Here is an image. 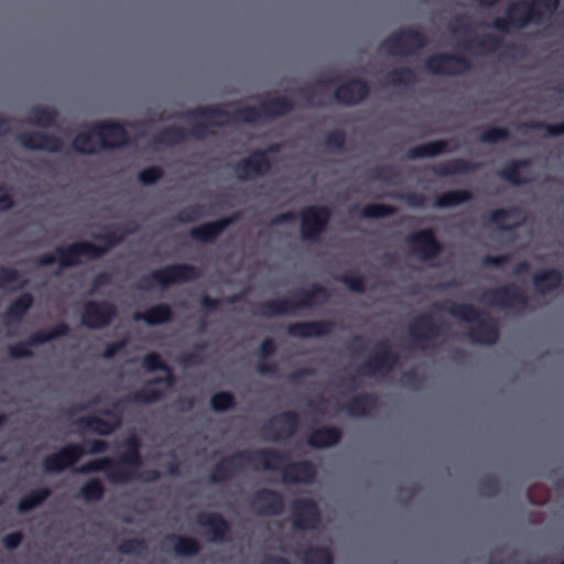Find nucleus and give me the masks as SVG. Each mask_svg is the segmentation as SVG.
I'll use <instances>...</instances> for the list:
<instances>
[{
    "instance_id": "nucleus-9",
    "label": "nucleus",
    "mask_w": 564,
    "mask_h": 564,
    "mask_svg": "<svg viewBox=\"0 0 564 564\" xmlns=\"http://www.w3.org/2000/svg\"><path fill=\"white\" fill-rule=\"evenodd\" d=\"M294 104L291 98L285 96L267 97L261 101L259 107L241 106L232 111V120L235 122L253 123L261 116L269 118L282 117L291 112Z\"/></svg>"
},
{
    "instance_id": "nucleus-5",
    "label": "nucleus",
    "mask_w": 564,
    "mask_h": 564,
    "mask_svg": "<svg viewBox=\"0 0 564 564\" xmlns=\"http://www.w3.org/2000/svg\"><path fill=\"white\" fill-rule=\"evenodd\" d=\"M93 138L99 140L100 149H119L129 142V134L123 123L112 120L97 121L88 131L78 133L72 142L73 149L82 154H95L98 149Z\"/></svg>"
},
{
    "instance_id": "nucleus-19",
    "label": "nucleus",
    "mask_w": 564,
    "mask_h": 564,
    "mask_svg": "<svg viewBox=\"0 0 564 564\" xmlns=\"http://www.w3.org/2000/svg\"><path fill=\"white\" fill-rule=\"evenodd\" d=\"M117 307L109 301H87L83 306L80 321L90 329H101L109 326L117 317Z\"/></svg>"
},
{
    "instance_id": "nucleus-47",
    "label": "nucleus",
    "mask_w": 564,
    "mask_h": 564,
    "mask_svg": "<svg viewBox=\"0 0 564 564\" xmlns=\"http://www.w3.org/2000/svg\"><path fill=\"white\" fill-rule=\"evenodd\" d=\"M152 383H147L139 390L126 394V400L131 404H151L164 398V392L158 388L150 387Z\"/></svg>"
},
{
    "instance_id": "nucleus-14",
    "label": "nucleus",
    "mask_w": 564,
    "mask_h": 564,
    "mask_svg": "<svg viewBox=\"0 0 564 564\" xmlns=\"http://www.w3.org/2000/svg\"><path fill=\"white\" fill-rule=\"evenodd\" d=\"M471 69L470 61L460 54L437 53L424 62V70L435 76H460Z\"/></svg>"
},
{
    "instance_id": "nucleus-15",
    "label": "nucleus",
    "mask_w": 564,
    "mask_h": 564,
    "mask_svg": "<svg viewBox=\"0 0 564 564\" xmlns=\"http://www.w3.org/2000/svg\"><path fill=\"white\" fill-rule=\"evenodd\" d=\"M70 328L65 322L57 323L51 329H40L30 335L25 341H19L9 346L8 354L12 359L30 358L32 357L31 347H36L54 340L59 337L68 335Z\"/></svg>"
},
{
    "instance_id": "nucleus-43",
    "label": "nucleus",
    "mask_w": 564,
    "mask_h": 564,
    "mask_svg": "<svg viewBox=\"0 0 564 564\" xmlns=\"http://www.w3.org/2000/svg\"><path fill=\"white\" fill-rule=\"evenodd\" d=\"M57 118L58 112L55 108L37 105L30 110L28 121L41 128H50L56 126Z\"/></svg>"
},
{
    "instance_id": "nucleus-10",
    "label": "nucleus",
    "mask_w": 564,
    "mask_h": 564,
    "mask_svg": "<svg viewBox=\"0 0 564 564\" xmlns=\"http://www.w3.org/2000/svg\"><path fill=\"white\" fill-rule=\"evenodd\" d=\"M186 121L192 122L189 134L198 140L207 135L208 127H220L232 120V112L220 106H205L191 109L184 113Z\"/></svg>"
},
{
    "instance_id": "nucleus-38",
    "label": "nucleus",
    "mask_w": 564,
    "mask_h": 564,
    "mask_svg": "<svg viewBox=\"0 0 564 564\" xmlns=\"http://www.w3.org/2000/svg\"><path fill=\"white\" fill-rule=\"evenodd\" d=\"M173 311L169 304L160 303L155 304L142 313H135V321H143L148 325H161L169 323L173 319Z\"/></svg>"
},
{
    "instance_id": "nucleus-3",
    "label": "nucleus",
    "mask_w": 564,
    "mask_h": 564,
    "mask_svg": "<svg viewBox=\"0 0 564 564\" xmlns=\"http://www.w3.org/2000/svg\"><path fill=\"white\" fill-rule=\"evenodd\" d=\"M284 458L279 449L260 448L254 451H238L220 462L216 463L209 473V480L213 484H221L234 477L245 464L256 469L276 468L280 460Z\"/></svg>"
},
{
    "instance_id": "nucleus-17",
    "label": "nucleus",
    "mask_w": 564,
    "mask_h": 564,
    "mask_svg": "<svg viewBox=\"0 0 564 564\" xmlns=\"http://www.w3.org/2000/svg\"><path fill=\"white\" fill-rule=\"evenodd\" d=\"M284 456L276 468H262L263 470H279L285 484H312L316 477V468L310 460L289 462L286 453L279 451Z\"/></svg>"
},
{
    "instance_id": "nucleus-21",
    "label": "nucleus",
    "mask_w": 564,
    "mask_h": 564,
    "mask_svg": "<svg viewBox=\"0 0 564 564\" xmlns=\"http://www.w3.org/2000/svg\"><path fill=\"white\" fill-rule=\"evenodd\" d=\"M85 455L83 444L69 443L57 452L47 455L42 463L43 469L47 474H59L72 467Z\"/></svg>"
},
{
    "instance_id": "nucleus-41",
    "label": "nucleus",
    "mask_w": 564,
    "mask_h": 564,
    "mask_svg": "<svg viewBox=\"0 0 564 564\" xmlns=\"http://www.w3.org/2000/svg\"><path fill=\"white\" fill-rule=\"evenodd\" d=\"M531 165L532 161L530 159L513 160L499 172V176L512 185L518 186L525 184L529 182V180L522 177L521 170L530 167Z\"/></svg>"
},
{
    "instance_id": "nucleus-36",
    "label": "nucleus",
    "mask_w": 564,
    "mask_h": 564,
    "mask_svg": "<svg viewBox=\"0 0 564 564\" xmlns=\"http://www.w3.org/2000/svg\"><path fill=\"white\" fill-rule=\"evenodd\" d=\"M449 142V140L440 139L419 144L408 151L406 158L410 160L434 158L445 152L456 150V147L448 149Z\"/></svg>"
},
{
    "instance_id": "nucleus-60",
    "label": "nucleus",
    "mask_w": 564,
    "mask_h": 564,
    "mask_svg": "<svg viewBox=\"0 0 564 564\" xmlns=\"http://www.w3.org/2000/svg\"><path fill=\"white\" fill-rule=\"evenodd\" d=\"M164 175V171L162 167L152 165L142 169L138 174V181L140 184L144 186L154 185L158 183Z\"/></svg>"
},
{
    "instance_id": "nucleus-52",
    "label": "nucleus",
    "mask_w": 564,
    "mask_h": 564,
    "mask_svg": "<svg viewBox=\"0 0 564 564\" xmlns=\"http://www.w3.org/2000/svg\"><path fill=\"white\" fill-rule=\"evenodd\" d=\"M521 214V210L518 207L510 208H498L492 210L488 216V221L498 226L501 230H511L516 228L519 224H514L511 226L505 225V220Z\"/></svg>"
},
{
    "instance_id": "nucleus-58",
    "label": "nucleus",
    "mask_w": 564,
    "mask_h": 564,
    "mask_svg": "<svg viewBox=\"0 0 564 564\" xmlns=\"http://www.w3.org/2000/svg\"><path fill=\"white\" fill-rule=\"evenodd\" d=\"M510 132L503 127H488L479 135V142L495 144L509 139Z\"/></svg>"
},
{
    "instance_id": "nucleus-4",
    "label": "nucleus",
    "mask_w": 564,
    "mask_h": 564,
    "mask_svg": "<svg viewBox=\"0 0 564 564\" xmlns=\"http://www.w3.org/2000/svg\"><path fill=\"white\" fill-rule=\"evenodd\" d=\"M436 310L445 311L451 316L466 323L475 325L468 328V338L471 343L482 345H494L499 339V328L497 323L487 317L477 307L469 303H455L445 301L443 303L434 302L432 305Z\"/></svg>"
},
{
    "instance_id": "nucleus-50",
    "label": "nucleus",
    "mask_w": 564,
    "mask_h": 564,
    "mask_svg": "<svg viewBox=\"0 0 564 564\" xmlns=\"http://www.w3.org/2000/svg\"><path fill=\"white\" fill-rule=\"evenodd\" d=\"M502 45V39L496 34H484L468 41L466 46H475L482 53H495Z\"/></svg>"
},
{
    "instance_id": "nucleus-39",
    "label": "nucleus",
    "mask_w": 564,
    "mask_h": 564,
    "mask_svg": "<svg viewBox=\"0 0 564 564\" xmlns=\"http://www.w3.org/2000/svg\"><path fill=\"white\" fill-rule=\"evenodd\" d=\"M480 167V163L471 162L465 159H452L445 164L435 169V174L441 177L467 174Z\"/></svg>"
},
{
    "instance_id": "nucleus-29",
    "label": "nucleus",
    "mask_w": 564,
    "mask_h": 564,
    "mask_svg": "<svg viewBox=\"0 0 564 564\" xmlns=\"http://www.w3.org/2000/svg\"><path fill=\"white\" fill-rule=\"evenodd\" d=\"M100 413L111 417L112 421L101 419L97 415H87L76 420L75 424L83 430L89 431L96 435L108 436L112 434L119 426V417L111 410H100Z\"/></svg>"
},
{
    "instance_id": "nucleus-57",
    "label": "nucleus",
    "mask_w": 564,
    "mask_h": 564,
    "mask_svg": "<svg viewBox=\"0 0 564 564\" xmlns=\"http://www.w3.org/2000/svg\"><path fill=\"white\" fill-rule=\"evenodd\" d=\"M147 550V541L139 538L126 539L117 547V551L123 555H140Z\"/></svg>"
},
{
    "instance_id": "nucleus-20",
    "label": "nucleus",
    "mask_w": 564,
    "mask_h": 564,
    "mask_svg": "<svg viewBox=\"0 0 564 564\" xmlns=\"http://www.w3.org/2000/svg\"><path fill=\"white\" fill-rule=\"evenodd\" d=\"M408 330L413 346L423 349L443 334V324L436 323L431 314L423 313L409 324Z\"/></svg>"
},
{
    "instance_id": "nucleus-27",
    "label": "nucleus",
    "mask_w": 564,
    "mask_h": 564,
    "mask_svg": "<svg viewBox=\"0 0 564 564\" xmlns=\"http://www.w3.org/2000/svg\"><path fill=\"white\" fill-rule=\"evenodd\" d=\"M18 141L26 150L58 153L63 149L59 137L42 131L22 132L18 135Z\"/></svg>"
},
{
    "instance_id": "nucleus-24",
    "label": "nucleus",
    "mask_w": 564,
    "mask_h": 564,
    "mask_svg": "<svg viewBox=\"0 0 564 564\" xmlns=\"http://www.w3.org/2000/svg\"><path fill=\"white\" fill-rule=\"evenodd\" d=\"M241 218L240 212H234L228 216L204 223L199 226L193 227L188 231L191 239L198 242H214L227 227L238 223Z\"/></svg>"
},
{
    "instance_id": "nucleus-56",
    "label": "nucleus",
    "mask_w": 564,
    "mask_h": 564,
    "mask_svg": "<svg viewBox=\"0 0 564 564\" xmlns=\"http://www.w3.org/2000/svg\"><path fill=\"white\" fill-rule=\"evenodd\" d=\"M13 282H19L15 290L23 289L28 284L25 279L22 280V274L18 270L0 265V289L6 290L8 289V285Z\"/></svg>"
},
{
    "instance_id": "nucleus-34",
    "label": "nucleus",
    "mask_w": 564,
    "mask_h": 564,
    "mask_svg": "<svg viewBox=\"0 0 564 564\" xmlns=\"http://www.w3.org/2000/svg\"><path fill=\"white\" fill-rule=\"evenodd\" d=\"M563 274L557 269H545L532 275L534 290L540 294H547L558 290L562 285Z\"/></svg>"
},
{
    "instance_id": "nucleus-63",
    "label": "nucleus",
    "mask_w": 564,
    "mask_h": 564,
    "mask_svg": "<svg viewBox=\"0 0 564 564\" xmlns=\"http://www.w3.org/2000/svg\"><path fill=\"white\" fill-rule=\"evenodd\" d=\"M133 231H134V228H126L124 230H122L120 232L117 230H112V231H107L101 235H97V236H95V238L104 241L105 242L104 247H106L108 250L109 248L119 245L123 240V238L127 234H131Z\"/></svg>"
},
{
    "instance_id": "nucleus-54",
    "label": "nucleus",
    "mask_w": 564,
    "mask_h": 564,
    "mask_svg": "<svg viewBox=\"0 0 564 564\" xmlns=\"http://www.w3.org/2000/svg\"><path fill=\"white\" fill-rule=\"evenodd\" d=\"M235 406L236 399L230 391H219L210 397V408L217 413L229 411Z\"/></svg>"
},
{
    "instance_id": "nucleus-33",
    "label": "nucleus",
    "mask_w": 564,
    "mask_h": 564,
    "mask_svg": "<svg viewBox=\"0 0 564 564\" xmlns=\"http://www.w3.org/2000/svg\"><path fill=\"white\" fill-rule=\"evenodd\" d=\"M341 431L336 426H323L311 431L306 443L310 447L322 449L338 444L341 440Z\"/></svg>"
},
{
    "instance_id": "nucleus-51",
    "label": "nucleus",
    "mask_w": 564,
    "mask_h": 564,
    "mask_svg": "<svg viewBox=\"0 0 564 564\" xmlns=\"http://www.w3.org/2000/svg\"><path fill=\"white\" fill-rule=\"evenodd\" d=\"M105 495V486L99 478L88 479L79 489V497L87 501H99Z\"/></svg>"
},
{
    "instance_id": "nucleus-55",
    "label": "nucleus",
    "mask_w": 564,
    "mask_h": 564,
    "mask_svg": "<svg viewBox=\"0 0 564 564\" xmlns=\"http://www.w3.org/2000/svg\"><path fill=\"white\" fill-rule=\"evenodd\" d=\"M397 208L384 204H368L360 210V217L367 219H378L392 216Z\"/></svg>"
},
{
    "instance_id": "nucleus-45",
    "label": "nucleus",
    "mask_w": 564,
    "mask_h": 564,
    "mask_svg": "<svg viewBox=\"0 0 564 564\" xmlns=\"http://www.w3.org/2000/svg\"><path fill=\"white\" fill-rule=\"evenodd\" d=\"M384 80L387 85L392 87L408 88L416 84L417 77L412 68L401 66L388 72L384 76Z\"/></svg>"
},
{
    "instance_id": "nucleus-64",
    "label": "nucleus",
    "mask_w": 564,
    "mask_h": 564,
    "mask_svg": "<svg viewBox=\"0 0 564 564\" xmlns=\"http://www.w3.org/2000/svg\"><path fill=\"white\" fill-rule=\"evenodd\" d=\"M529 127L535 130H545L551 137L564 134V121L560 123H547L545 121H532Z\"/></svg>"
},
{
    "instance_id": "nucleus-31",
    "label": "nucleus",
    "mask_w": 564,
    "mask_h": 564,
    "mask_svg": "<svg viewBox=\"0 0 564 564\" xmlns=\"http://www.w3.org/2000/svg\"><path fill=\"white\" fill-rule=\"evenodd\" d=\"M333 329V322L321 319L291 323L286 327V333L295 338H313L326 336L330 334Z\"/></svg>"
},
{
    "instance_id": "nucleus-12",
    "label": "nucleus",
    "mask_w": 564,
    "mask_h": 564,
    "mask_svg": "<svg viewBox=\"0 0 564 564\" xmlns=\"http://www.w3.org/2000/svg\"><path fill=\"white\" fill-rule=\"evenodd\" d=\"M399 364V356L388 340H381L371 355L358 367L357 372L365 377H386Z\"/></svg>"
},
{
    "instance_id": "nucleus-42",
    "label": "nucleus",
    "mask_w": 564,
    "mask_h": 564,
    "mask_svg": "<svg viewBox=\"0 0 564 564\" xmlns=\"http://www.w3.org/2000/svg\"><path fill=\"white\" fill-rule=\"evenodd\" d=\"M473 199V194L468 189H452L438 194L434 199L436 208H451Z\"/></svg>"
},
{
    "instance_id": "nucleus-46",
    "label": "nucleus",
    "mask_w": 564,
    "mask_h": 564,
    "mask_svg": "<svg viewBox=\"0 0 564 564\" xmlns=\"http://www.w3.org/2000/svg\"><path fill=\"white\" fill-rule=\"evenodd\" d=\"M52 495V490L47 487H41L29 491L18 502V511L26 513L40 505H42Z\"/></svg>"
},
{
    "instance_id": "nucleus-1",
    "label": "nucleus",
    "mask_w": 564,
    "mask_h": 564,
    "mask_svg": "<svg viewBox=\"0 0 564 564\" xmlns=\"http://www.w3.org/2000/svg\"><path fill=\"white\" fill-rule=\"evenodd\" d=\"M124 452L117 458L101 457L89 460L76 469V473L87 475L104 473L107 480L115 485H124L138 477V469L142 466L140 453L141 441L132 434L122 442Z\"/></svg>"
},
{
    "instance_id": "nucleus-40",
    "label": "nucleus",
    "mask_w": 564,
    "mask_h": 564,
    "mask_svg": "<svg viewBox=\"0 0 564 564\" xmlns=\"http://www.w3.org/2000/svg\"><path fill=\"white\" fill-rule=\"evenodd\" d=\"M292 301L288 299L268 300L257 304L254 314L261 317H274L292 313Z\"/></svg>"
},
{
    "instance_id": "nucleus-7",
    "label": "nucleus",
    "mask_w": 564,
    "mask_h": 564,
    "mask_svg": "<svg viewBox=\"0 0 564 564\" xmlns=\"http://www.w3.org/2000/svg\"><path fill=\"white\" fill-rule=\"evenodd\" d=\"M107 252L106 247H99L90 241H76L67 246L56 247L53 253H45L35 259L39 267L58 263L62 268H72L79 263L82 257L98 259Z\"/></svg>"
},
{
    "instance_id": "nucleus-48",
    "label": "nucleus",
    "mask_w": 564,
    "mask_h": 564,
    "mask_svg": "<svg viewBox=\"0 0 564 564\" xmlns=\"http://www.w3.org/2000/svg\"><path fill=\"white\" fill-rule=\"evenodd\" d=\"M188 138L186 130L178 126H170L153 137V143L162 145H176Z\"/></svg>"
},
{
    "instance_id": "nucleus-32",
    "label": "nucleus",
    "mask_w": 564,
    "mask_h": 564,
    "mask_svg": "<svg viewBox=\"0 0 564 564\" xmlns=\"http://www.w3.org/2000/svg\"><path fill=\"white\" fill-rule=\"evenodd\" d=\"M380 406L379 397L371 392H365L352 397L344 404V410L355 417L369 416Z\"/></svg>"
},
{
    "instance_id": "nucleus-11",
    "label": "nucleus",
    "mask_w": 564,
    "mask_h": 564,
    "mask_svg": "<svg viewBox=\"0 0 564 564\" xmlns=\"http://www.w3.org/2000/svg\"><path fill=\"white\" fill-rule=\"evenodd\" d=\"M427 44V36L424 32L406 28L388 35L380 44V51L388 55H413Z\"/></svg>"
},
{
    "instance_id": "nucleus-23",
    "label": "nucleus",
    "mask_w": 564,
    "mask_h": 564,
    "mask_svg": "<svg viewBox=\"0 0 564 564\" xmlns=\"http://www.w3.org/2000/svg\"><path fill=\"white\" fill-rule=\"evenodd\" d=\"M197 525L206 529V535L214 543L231 541L232 531L230 522L219 512H199L196 516Z\"/></svg>"
},
{
    "instance_id": "nucleus-2",
    "label": "nucleus",
    "mask_w": 564,
    "mask_h": 564,
    "mask_svg": "<svg viewBox=\"0 0 564 564\" xmlns=\"http://www.w3.org/2000/svg\"><path fill=\"white\" fill-rule=\"evenodd\" d=\"M560 7V0H520L506 8V14L492 20L490 26L500 32L510 29L521 30L530 23L541 24L545 17L553 14Z\"/></svg>"
},
{
    "instance_id": "nucleus-6",
    "label": "nucleus",
    "mask_w": 564,
    "mask_h": 564,
    "mask_svg": "<svg viewBox=\"0 0 564 564\" xmlns=\"http://www.w3.org/2000/svg\"><path fill=\"white\" fill-rule=\"evenodd\" d=\"M296 216L300 218V235L302 240L317 243L328 227L332 210L327 206L310 205L301 208L297 214L291 210L279 214L273 217L272 224L282 225L293 223Z\"/></svg>"
},
{
    "instance_id": "nucleus-25",
    "label": "nucleus",
    "mask_w": 564,
    "mask_h": 564,
    "mask_svg": "<svg viewBox=\"0 0 564 564\" xmlns=\"http://www.w3.org/2000/svg\"><path fill=\"white\" fill-rule=\"evenodd\" d=\"M370 93L369 84L361 78H349L338 85L334 90V99L343 106H356L361 104Z\"/></svg>"
},
{
    "instance_id": "nucleus-28",
    "label": "nucleus",
    "mask_w": 564,
    "mask_h": 564,
    "mask_svg": "<svg viewBox=\"0 0 564 564\" xmlns=\"http://www.w3.org/2000/svg\"><path fill=\"white\" fill-rule=\"evenodd\" d=\"M250 505L258 514L267 517L279 516L284 510L281 494L269 488L257 490L251 497Z\"/></svg>"
},
{
    "instance_id": "nucleus-26",
    "label": "nucleus",
    "mask_w": 564,
    "mask_h": 564,
    "mask_svg": "<svg viewBox=\"0 0 564 564\" xmlns=\"http://www.w3.org/2000/svg\"><path fill=\"white\" fill-rule=\"evenodd\" d=\"M271 166V161L264 155V152L254 150L248 158L239 160L234 170L238 180L249 181L267 175Z\"/></svg>"
},
{
    "instance_id": "nucleus-61",
    "label": "nucleus",
    "mask_w": 564,
    "mask_h": 564,
    "mask_svg": "<svg viewBox=\"0 0 564 564\" xmlns=\"http://www.w3.org/2000/svg\"><path fill=\"white\" fill-rule=\"evenodd\" d=\"M500 485L495 475H486L478 482V491L481 496L491 498L499 494Z\"/></svg>"
},
{
    "instance_id": "nucleus-16",
    "label": "nucleus",
    "mask_w": 564,
    "mask_h": 564,
    "mask_svg": "<svg viewBox=\"0 0 564 564\" xmlns=\"http://www.w3.org/2000/svg\"><path fill=\"white\" fill-rule=\"evenodd\" d=\"M300 425V416L295 411H283L273 415L261 427L262 436L265 440L278 442L292 437Z\"/></svg>"
},
{
    "instance_id": "nucleus-30",
    "label": "nucleus",
    "mask_w": 564,
    "mask_h": 564,
    "mask_svg": "<svg viewBox=\"0 0 564 564\" xmlns=\"http://www.w3.org/2000/svg\"><path fill=\"white\" fill-rule=\"evenodd\" d=\"M294 299L291 300L292 312L299 308H312L314 306L325 304L329 299L328 290L318 284L313 283L307 289H300L293 293Z\"/></svg>"
},
{
    "instance_id": "nucleus-22",
    "label": "nucleus",
    "mask_w": 564,
    "mask_h": 564,
    "mask_svg": "<svg viewBox=\"0 0 564 564\" xmlns=\"http://www.w3.org/2000/svg\"><path fill=\"white\" fill-rule=\"evenodd\" d=\"M292 524L297 530H313L321 522V511L312 498H296L291 502Z\"/></svg>"
},
{
    "instance_id": "nucleus-49",
    "label": "nucleus",
    "mask_w": 564,
    "mask_h": 564,
    "mask_svg": "<svg viewBox=\"0 0 564 564\" xmlns=\"http://www.w3.org/2000/svg\"><path fill=\"white\" fill-rule=\"evenodd\" d=\"M302 561L304 564H333L332 551L325 546H308L303 551Z\"/></svg>"
},
{
    "instance_id": "nucleus-59",
    "label": "nucleus",
    "mask_w": 564,
    "mask_h": 564,
    "mask_svg": "<svg viewBox=\"0 0 564 564\" xmlns=\"http://www.w3.org/2000/svg\"><path fill=\"white\" fill-rule=\"evenodd\" d=\"M346 143V134L340 129L329 131L324 139V145L329 152H343Z\"/></svg>"
},
{
    "instance_id": "nucleus-37",
    "label": "nucleus",
    "mask_w": 564,
    "mask_h": 564,
    "mask_svg": "<svg viewBox=\"0 0 564 564\" xmlns=\"http://www.w3.org/2000/svg\"><path fill=\"white\" fill-rule=\"evenodd\" d=\"M142 367L149 371H165V377H158L149 381V383L153 384H167L172 386L174 383V376L172 373L171 368L167 366L166 362L161 358V356L158 352H148L143 359H142Z\"/></svg>"
},
{
    "instance_id": "nucleus-18",
    "label": "nucleus",
    "mask_w": 564,
    "mask_h": 564,
    "mask_svg": "<svg viewBox=\"0 0 564 564\" xmlns=\"http://www.w3.org/2000/svg\"><path fill=\"white\" fill-rule=\"evenodd\" d=\"M405 243L410 252L422 261L436 258L443 250L442 243L431 228L419 229L409 234L405 237Z\"/></svg>"
},
{
    "instance_id": "nucleus-44",
    "label": "nucleus",
    "mask_w": 564,
    "mask_h": 564,
    "mask_svg": "<svg viewBox=\"0 0 564 564\" xmlns=\"http://www.w3.org/2000/svg\"><path fill=\"white\" fill-rule=\"evenodd\" d=\"M166 540L173 543V551L178 556H195L200 552L199 542L192 536L169 534Z\"/></svg>"
},
{
    "instance_id": "nucleus-53",
    "label": "nucleus",
    "mask_w": 564,
    "mask_h": 564,
    "mask_svg": "<svg viewBox=\"0 0 564 564\" xmlns=\"http://www.w3.org/2000/svg\"><path fill=\"white\" fill-rule=\"evenodd\" d=\"M208 215L204 205L195 204L182 208L175 216L180 224H191Z\"/></svg>"
},
{
    "instance_id": "nucleus-13",
    "label": "nucleus",
    "mask_w": 564,
    "mask_h": 564,
    "mask_svg": "<svg viewBox=\"0 0 564 564\" xmlns=\"http://www.w3.org/2000/svg\"><path fill=\"white\" fill-rule=\"evenodd\" d=\"M478 300L488 306L506 310L524 308L528 303L524 291L513 283L486 289Z\"/></svg>"
},
{
    "instance_id": "nucleus-62",
    "label": "nucleus",
    "mask_w": 564,
    "mask_h": 564,
    "mask_svg": "<svg viewBox=\"0 0 564 564\" xmlns=\"http://www.w3.org/2000/svg\"><path fill=\"white\" fill-rule=\"evenodd\" d=\"M338 280L343 284H345L351 292L364 293L366 290L365 279L358 272L349 271L339 276Z\"/></svg>"
},
{
    "instance_id": "nucleus-8",
    "label": "nucleus",
    "mask_w": 564,
    "mask_h": 564,
    "mask_svg": "<svg viewBox=\"0 0 564 564\" xmlns=\"http://www.w3.org/2000/svg\"><path fill=\"white\" fill-rule=\"evenodd\" d=\"M200 270L188 263H173L156 269L149 274L142 275L135 288L140 291H149L154 285L166 288L176 283H186L197 280L200 276Z\"/></svg>"
},
{
    "instance_id": "nucleus-35",
    "label": "nucleus",
    "mask_w": 564,
    "mask_h": 564,
    "mask_svg": "<svg viewBox=\"0 0 564 564\" xmlns=\"http://www.w3.org/2000/svg\"><path fill=\"white\" fill-rule=\"evenodd\" d=\"M33 305V296L30 293H22L15 297L6 308L3 314L4 325L9 328L12 324L22 321L26 312Z\"/></svg>"
}]
</instances>
